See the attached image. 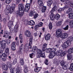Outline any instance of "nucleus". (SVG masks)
<instances>
[{"mask_svg":"<svg viewBox=\"0 0 73 73\" xmlns=\"http://www.w3.org/2000/svg\"><path fill=\"white\" fill-rule=\"evenodd\" d=\"M60 18V15L58 14H56V15L55 16V18L56 20H58V19H59Z\"/></svg>","mask_w":73,"mask_h":73,"instance_id":"c9c22d12","label":"nucleus"},{"mask_svg":"<svg viewBox=\"0 0 73 73\" xmlns=\"http://www.w3.org/2000/svg\"><path fill=\"white\" fill-rule=\"evenodd\" d=\"M7 56H8L5 55V54H3V57L2 58V61H5L6 60H7Z\"/></svg>","mask_w":73,"mask_h":73,"instance_id":"b1692460","label":"nucleus"},{"mask_svg":"<svg viewBox=\"0 0 73 73\" xmlns=\"http://www.w3.org/2000/svg\"><path fill=\"white\" fill-rule=\"evenodd\" d=\"M17 59L15 58V60L13 61V64L15 65V64H16L17 63Z\"/></svg>","mask_w":73,"mask_h":73,"instance_id":"5fc2aeb1","label":"nucleus"},{"mask_svg":"<svg viewBox=\"0 0 73 73\" xmlns=\"http://www.w3.org/2000/svg\"><path fill=\"white\" fill-rule=\"evenodd\" d=\"M11 48L12 50L13 51H14L16 50V43L15 42H12L11 44Z\"/></svg>","mask_w":73,"mask_h":73,"instance_id":"9b49d317","label":"nucleus"},{"mask_svg":"<svg viewBox=\"0 0 73 73\" xmlns=\"http://www.w3.org/2000/svg\"><path fill=\"white\" fill-rule=\"evenodd\" d=\"M64 8H60L58 10V12H62V11H64Z\"/></svg>","mask_w":73,"mask_h":73,"instance_id":"3c124183","label":"nucleus"},{"mask_svg":"<svg viewBox=\"0 0 73 73\" xmlns=\"http://www.w3.org/2000/svg\"><path fill=\"white\" fill-rule=\"evenodd\" d=\"M70 26L71 28H73V21H71L70 22Z\"/></svg>","mask_w":73,"mask_h":73,"instance_id":"72a5a7b5","label":"nucleus"},{"mask_svg":"<svg viewBox=\"0 0 73 73\" xmlns=\"http://www.w3.org/2000/svg\"><path fill=\"white\" fill-rule=\"evenodd\" d=\"M31 45H29L28 44H26L25 45V47L26 48V49L27 50H29V46H31Z\"/></svg>","mask_w":73,"mask_h":73,"instance_id":"473e14b6","label":"nucleus"},{"mask_svg":"<svg viewBox=\"0 0 73 73\" xmlns=\"http://www.w3.org/2000/svg\"><path fill=\"white\" fill-rule=\"evenodd\" d=\"M4 55V54H3V51L2 50L0 51V55L2 56Z\"/></svg>","mask_w":73,"mask_h":73,"instance_id":"13d9d810","label":"nucleus"},{"mask_svg":"<svg viewBox=\"0 0 73 73\" xmlns=\"http://www.w3.org/2000/svg\"><path fill=\"white\" fill-rule=\"evenodd\" d=\"M66 4H67L68 5H70V4H71V2L70 1H66L65 2Z\"/></svg>","mask_w":73,"mask_h":73,"instance_id":"49530a36","label":"nucleus"},{"mask_svg":"<svg viewBox=\"0 0 73 73\" xmlns=\"http://www.w3.org/2000/svg\"><path fill=\"white\" fill-rule=\"evenodd\" d=\"M73 9L70 8L68 9V10L67 11L66 13L69 14V19H73Z\"/></svg>","mask_w":73,"mask_h":73,"instance_id":"423d86ee","label":"nucleus"},{"mask_svg":"<svg viewBox=\"0 0 73 73\" xmlns=\"http://www.w3.org/2000/svg\"><path fill=\"white\" fill-rule=\"evenodd\" d=\"M17 31H18V29L14 28L15 32L17 33Z\"/></svg>","mask_w":73,"mask_h":73,"instance_id":"774afa93","label":"nucleus"},{"mask_svg":"<svg viewBox=\"0 0 73 73\" xmlns=\"http://www.w3.org/2000/svg\"><path fill=\"white\" fill-rule=\"evenodd\" d=\"M73 36H70L67 38V41L64 42L63 44L62 47L64 48H68L69 46L71 45V41H73Z\"/></svg>","mask_w":73,"mask_h":73,"instance_id":"7ed1b4c3","label":"nucleus"},{"mask_svg":"<svg viewBox=\"0 0 73 73\" xmlns=\"http://www.w3.org/2000/svg\"><path fill=\"white\" fill-rule=\"evenodd\" d=\"M11 1L12 0H6L5 3L7 4H9Z\"/></svg>","mask_w":73,"mask_h":73,"instance_id":"864d4df0","label":"nucleus"},{"mask_svg":"<svg viewBox=\"0 0 73 73\" xmlns=\"http://www.w3.org/2000/svg\"><path fill=\"white\" fill-rule=\"evenodd\" d=\"M15 5H16L15 4H13L12 5L11 7L10 8L9 11V12L10 13H12L13 12V11H14V9H15Z\"/></svg>","mask_w":73,"mask_h":73,"instance_id":"1a4fd4ad","label":"nucleus"},{"mask_svg":"<svg viewBox=\"0 0 73 73\" xmlns=\"http://www.w3.org/2000/svg\"><path fill=\"white\" fill-rule=\"evenodd\" d=\"M57 7H56V6H54V7L52 8V9L51 11V12L52 13L54 11H56L57 10Z\"/></svg>","mask_w":73,"mask_h":73,"instance_id":"7c9ffc66","label":"nucleus"},{"mask_svg":"<svg viewBox=\"0 0 73 73\" xmlns=\"http://www.w3.org/2000/svg\"><path fill=\"white\" fill-rule=\"evenodd\" d=\"M35 56V54L34 53H32L31 54H30L29 56L30 57H31V58H33V57H34Z\"/></svg>","mask_w":73,"mask_h":73,"instance_id":"37998d69","label":"nucleus"},{"mask_svg":"<svg viewBox=\"0 0 73 73\" xmlns=\"http://www.w3.org/2000/svg\"><path fill=\"white\" fill-rule=\"evenodd\" d=\"M70 70H73V63H72L71 64L69 68Z\"/></svg>","mask_w":73,"mask_h":73,"instance_id":"e433bc0d","label":"nucleus"},{"mask_svg":"<svg viewBox=\"0 0 73 73\" xmlns=\"http://www.w3.org/2000/svg\"><path fill=\"white\" fill-rule=\"evenodd\" d=\"M46 52L47 53H50L52 52V51H51V48H47L46 49Z\"/></svg>","mask_w":73,"mask_h":73,"instance_id":"a19ab883","label":"nucleus"},{"mask_svg":"<svg viewBox=\"0 0 73 73\" xmlns=\"http://www.w3.org/2000/svg\"><path fill=\"white\" fill-rule=\"evenodd\" d=\"M55 54L56 56H60L61 57H62L66 54V51L63 52L62 50H60L57 51L56 52H55Z\"/></svg>","mask_w":73,"mask_h":73,"instance_id":"39448f33","label":"nucleus"},{"mask_svg":"<svg viewBox=\"0 0 73 73\" xmlns=\"http://www.w3.org/2000/svg\"><path fill=\"white\" fill-rule=\"evenodd\" d=\"M34 16V19H36V18L38 17V14L35 13V14L33 15Z\"/></svg>","mask_w":73,"mask_h":73,"instance_id":"79ce46f5","label":"nucleus"},{"mask_svg":"<svg viewBox=\"0 0 73 73\" xmlns=\"http://www.w3.org/2000/svg\"><path fill=\"white\" fill-rule=\"evenodd\" d=\"M38 3L39 5H42V4H43V3L42 2V0H38Z\"/></svg>","mask_w":73,"mask_h":73,"instance_id":"ea45409f","label":"nucleus"},{"mask_svg":"<svg viewBox=\"0 0 73 73\" xmlns=\"http://www.w3.org/2000/svg\"><path fill=\"white\" fill-rule=\"evenodd\" d=\"M60 65L62 67V68L64 70H67L69 68V66L68 64L66 63L65 61L62 60L60 62Z\"/></svg>","mask_w":73,"mask_h":73,"instance_id":"20e7f679","label":"nucleus"},{"mask_svg":"<svg viewBox=\"0 0 73 73\" xmlns=\"http://www.w3.org/2000/svg\"><path fill=\"white\" fill-rule=\"evenodd\" d=\"M41 70V68L40 67H38L36 69H34L35 72H36L38 73Z\"/></svg>","mask_w":73,"mask_h":73,"instance_id":"bb28decb","label":"nucleus"},{"mask_svg":"<svg viewBox=\"0 0 73 73\" xmlns=\"http://www.w3.org/2000/svg\"><path fill=\"white\" fill-rule=\"evenodd\" d=\"M48 27L49 29L51 30L53 28V25H52V23L51 22H50L48 25Z\"/></svg>","mask_w":73,"mask_h":73,"instance_id":"2f4dec72","label":"nucleus"},{"mask_svg":"<svg viewBox=\"0 0 73 73\" xmlns=\"http://www.w3.org/2000/svg\"><path fill=\"white\" fill-rule=\"evenodd\" d=\"M1 46L2 48H3V49H4V48H6V44H2L1 43Z\"/></svg>","mask_w":73,"mask_h":73,"instance_id":"09e8293b","label":"nucleus"},{"mask_svg":"<svg viewBox=\"0 0 73 73\" xmlns=\"http://www.w3.org/2000/svg\"><path fill=\"white\" fill-rule=\"evenodd\" d=\"M56 36L58 38L60 37L62 39L66 38L68 37V34L67 33H65L62 34V30L59 29L56 31Z\"/></svg>","mask_w":73,"mask_h":73,"instance_id":"f257e3e1","label":"nucleus"},{"mask_svg":"<svg viewBox=\"0 0 73 73\" xmlns=\"http://www.w3.org/2000/svg\"><path fill=\"white\" fill-rule=\"evenodd\" d=\"M24 11V7L23 5L22 4H19L18 6V11Z\"/></svg>","mask_w":73,"mask_h":73,"instance_id":"6e6552de","label":"nucleus"},{"mask_svg":"<svg viewBox=\"0 0 73 73\" xmlns=\"http://www.w3.org/2000/svg\"><path fill=\"white\" fill-rule=\"evenodd\" d=\"M24 11H17V14L19 15L20 17H22L24 15Z\"/></svg>","mask_w":73,"mask_h":73,"instance_id":"f8f14e48","label":"nucleus"},{"mask_svg":"<svg viewBox=\"0 0 73 73\" xmlns=\"http://www.w3.org/2000/svg\"><path fill=\"white\" fill-rule=\"evenodd\" d=\"M50 20L53 21V20H54V17H55V15L53 14V13H51L50 15Z\"/></svg>","mask_w":73,"mask_h":73,"instance_id":"a878e982","label":"nucleus"},{"mask_svg":"<svg viewBox=\"0 0 73 73\" xmlns=\"http://www.w3.org/2000/svg\"><path fill=\"white\" fill-rule=\"evenodd\" d=\"M50 36H51V35H50V34H47L45 37V40H46V41L49 40V39L50 38Z\"/></svg>","mask_w":73,"mask_h":73,"instance_id":"2eb2a0df","label":"nucleus"},{"mask_svg":"<svg viewBox=\"0 0 73 73\" xmlns=\"http://www.w3.org/2000/svg\"><path fill=\"white\" fill-rule=\"evenodd\" d=\"M33 37L32 36L30 37V38L29 39V45H32V41H33Z\"/></svg>","mask_w":73,"mask_h":73,"instance_id":"5701e85b","label":"nucleus"},{"mask_svg":"<svg viewBox=\"0 0 73 73\" xmlns=\"http://www.w3.org/2000/svg\"><path fill=\"white\" fill-rule=\"evenodd\" d=\"M38 25L39 27H42V25H43V23L42 22H40L38 24Z\"/></svg>","mask_w":73,"mask_h":73,"instance_id":"de8ad7c7","label":"nucleus"},{"mask_svg":"<svg viewBox=\"0 0 73 73\" xmlns=\"http://www.w3.org/2000/svg\"><path fill=\"white\" fill-rule=\"evenodd\" d=\"M67 59L68 60H70L73 57V55H72V54L69 53L67 55Z\"/></svg>","mask_w":73,"mask_h":73,"instance_id":"f3484780","label":"nucleus"},{"mask_svg":"<svg viewBox=\"0 0 73 73\" xmlns=\"http://www.w3.org/2000/svg\"><path fill=\"white\" fill-rule=\"evenodd\" d=\"M38 25H35V26L34 29L35 31H37L38 29Z\"/></svg>","mask_w":73,"mask_h":73,"instance_id":"a18cd8bd","label":"nucleus"},{"mask_svg":"<svg viewBox=\"0 0 73 73\" xmlns=\"http://www.w3.org/2000/svg\"><path fill=\"white\" fill-rule=\"evenodd\" d=\"M22 50H21V49H19V54H21V53H22Z\"/></svg>","mask_w":73,"mask_h":73,"instance_id":"69168bd1","label":"nucleus"},{"mask_svg":"<svg viewBox=\"0 0 73 73\" xmlns=\"http://www.w3.org/2000/svg\"><path fill=\"white\" fill-rule=\"evenodd\" d=\"M28 24L29 25L33 26L35 25V22L33 20H31L28 22Z\"/></svg>","mask_w":73,"mask_h":73,"instance_id":"a211bd4d","label":"nucleus"},{"mask_svg":"<svg viewBox=\"0 0 73 73\" xmlns=\"http://www.w3.org/2000/svg\"><path fill=\"white\" fill-rule=\"evenodd\" d=\"M2 68L5 70H8V66L6 65V64H4L3 65Z\"/></svg>","mask_w":73,"mask_h":73,"instance_id":"cd10ccee","label":"nucleus"},{"mask_svg":"<svg viewBox=\"0 0 73 73\" xmlns=\"http://www.w3.org/2000/svg\"><path fill=\"white\" fill-rule=\"evenodd\" d=\"M19 38V39L23 38V32H21V31H20V33Z\"/></svg>","mask_w":73,"mask_h":73,"instance_id":"f704fd0d","label":"nucleus"},{"mask_svg":"<svg viewBox=\"0 0 73 73\" xmlns=\"http://www.w3.org/2000/svg\"><path fill=\"white\" fill-rule=\"evenodd\" d=\"M1 44H7V40H3L1 41Z\"/></svg>","mask_w":73,"mask_h":73,"instance_id":"58836bf2","label":"nucleus"},{"mask_svg":"<svg viewBox=\"0 0 73 73\" xmlns=\"http://www.w3.org/2000/svg\"><path fill=\"white\" fill-rule=\"evenodd\" d=\"M9 54V49L8 48H6L3 54L8 56Z\"/></svg>","mask_w":73,"mask_h":73,"instance_id":"4468645a","label":"nucleus"},{"mask_svg":"<svg viewBox=\"0 0 73 73\" xmlns=\"http://www.w3.org/2000/svg\"><path fill=\"white\" fill-rule=\"evenodd\" d=\"M47 3V5L48 6V7H50L51 5H52L53 3V1H52V0H48Z\"/></svg>","mask_w":73,"mask_h":73,"instance_id":"4be33fe9","label":"nucleus"},{"mask_svg":"<svg viewBox=\"0 0 73 73\" xmlns=\"http://www.w3.org/2000/svg\"><path fill=\"white\" fill-rule=\"evenodd\" d=\"M62 23V21H59L57 23L58 26H60V25H61V23Z\"/></svg>","mask_w":73,"mask_h":73,"instance_id":"8fccbe9b","label":"nucleus"},{"mask_svg":"<svg viewBox=\"0 0 73 73\" xmlns=\"http://www.w3.org/2000/svg\"><path fill=\"white\" fill-rule=\"evenodd\" d=\"M68 53H70L72 54L73 53V47H72L70 48L68 51Z\"/></svg>","mask_w":73,"mask_h":73,"instance_id":"c85d7f7f","label":"nucleus"},{"mask_svg":"<svg viewBox=\"0 0 73 73\" xmlns=\"http://www.w3.org/2000/svg\"><path fill=\"white\" fill-rule=\"evenodd\" d=\"M32 50H34V51L37 50L36 57L37 58H40L41 57L43 58H45V53L40 49H37V47L36 46H33Z\"/></svg>","mask_w":73,"mask_h":73,"instance_id":"f03ea898","label":"nucleus"},{"mask_svg":"<svg viewBox=\"0 0 73 73\" xmlns=\"http://www.w3.org/2000/svg\"><path fill=\"white\" fill-rule=\"evenodd\" d=\"M20 63L21 65H23L24 64V59L23 58H21L20 59Z\"/></svg>","mask_w":73,"mask_h":73,"instance_id":"393cba45","label":"nucleus"},{"mask_svg":"<svg viewBox=\"0 0 73 73\" xmlns=\"http://www.w3.org/2000/svg\"><path fill=\"white\" fill-rule=\"evenodd\" d=\"M3 23H4V24H6V23H7V18H3Z\"/></svg>","mask_w":73,"mask_h":73,"instance_id":"6e6d98bb","label":"nucleus"},{"mask_svg":"<svg viewBox=\"0 0 73 73\" xmlns=\"http://www.w3.org/2000/svg\"><path fill=\"white\" fill-rule=\"evenodd\" d=\"M56 54L53 52H51L49 55V58H53L55 56Z\"/></svg>","mask_w":73,"mask_h":73,"instance_id":"6ab92c4d","label":"nucleus"},{"mask_svg":"<svg viewBox=\"0 0 73 73\" xmlns=\"http://www.w3.org/2000/svg\"><path fill=\"white\" fill-rule=\"evenodd\" d=\"M28 71V69H27V68H26V69H25H25H24V72L25 73H27Z\"/></svg>","mask_w":73,"mask_h":73,"instance_id":"e2e57ef3","label":"nucleus"},{"mask_svg":"<svg viewBox=\"0 0 73 73\" xmlns=\"http://www.w3.org/2000/svg\"><path fill=\"white\" fill-rule=\"evenodd\" d=\"M9 10H7L5 12V15H8L9 14Z\"/></svg>","mask_w":73,"mask_h":73,"instance_id":"4d7b16f0","label":"nucleus"},{"mask_svg":"<svg viewBox=\"0 0 73 73\" xmlns=\"http://www.w3.org/2000/svg\"><path fill=\"white\" fill-rule=\"evenodd\" d=\"M19 40L21 44H22V43H23V38L19 39Z\"/></svg>","mask_w":73,"mask_h":73,"instance_id":"680f3d73","label":"nucleus"},{"mask_svg":"<svg viewBox=\"0 0 73 73\" xmlns=\"http://www.w3.org/2000/svg\"><path fill=\"white\" fill-rule=\"evenodd\" d=\"M64 30V31H67V30H68V29H69V25H67L66 27L63 28Z\"/></svg>","mask_w":73,"mask_h":73,"instance_id":"c03bdc74","label":"nucleus"},{"mask_svg":"<svg viewBox=\"0 0 73 73\" xmlns=\"http://www.w3.org/2000/svg\"><path fill=\"white\" fill-rule=\"evenodd\" d=\"M25 36L27 37H29L32 36L31 32L28 30H27L25 31Z\"/></svg>","mask_w":73,"mask_h":73,"instance_id":"0eeeda50","label":"nucleus"},{"mask_svg":"<svg viewBox=\"0 0 73 73\" xmlns=\"http://www.w3.org/2000/svg\"><path fill=\"white\" fill-rule=\"evenodd\" d=\"M47 45L48 44L46 43H45L43 44L42 47V50L43 52H44L47 48Z\"/></svg>","mask_w":73,"mask_h":73,"instance_id":"aec40b11","label":"nucleus"},{"mask_svg":"<svg viewBox=\"0 0 73 73\" xmlns=\"http://www.w3.org/2000/svg\"><path fill=\"white\" fill-rule=\"evenodd\" d=\"M19 27V25H16L15 26L14 28H15L16 29H18Z\"/></svg>","mask_w":73,"mask_h":73,"instance_id":"0e129e2a","label":"nucleus"},{"mask_svg":"<svg viewBox=\"0 0 73 73\" xmlns=\"http://www.w3.org/2000/svg\"><path fill=\"white\" fill-rule=\"evenodd\" d=\"M6 65L9 68L10 70H11V69H13V68H12L11 67L12 66V64L11 62H6Z\"/></svg>","mask_w":73,"mask_h":73,"instance_id":"dca6fc26","label":"nucleus"},{"mask_svg":"<svg viewBox=\"0 0 73 73\" xmlns=\"http://www.w3.org/2000/svg\"><path fill=\"white\" fill-rule=\"evenodd\" d=\"M13 25V21H11L8 23V26L10 29V32H11L12 30V25Z\"/></svg>","mask_w":73,"mask_h":73,"instance_id":"9d476101","label":"nucleus"},{"mask_svg":"<svg viewBox=\"0 0 73 73\" xmlns=\"http://www.w3.org/2000/svg\"><path fill=\"white\" fill-rule=\"evenodd\" d=\"M7 44H9L10 43H11V40H8L7 42Z\"/></svg>","mask_w":73,"mask_h":73,"instance_id":"052dcab7","label":"nucleus"},{"mask_svg":"<svg viewBox=\"0 0 73 73\" xmlns=\"http://www.w3.org/2000/svg\"><path fill=\"white\" fill-rule=\"evenodd\" d=\"M45 64L46 65H48V64H49V62H48V60L47 59H46L45 62H44Z\"/></svg>","mask_w":73,"mask_h":73,"instance_id":"603ef678","label":"nucleus"},{"mask_svg":"<svg viewBox=\"0 0 73 73\" xmlns=\"http://www.w3.org/2000/svg\"><path fill=\"white\" fill-rule=\"evenodd\" d=\"M56 48H51V52L52 53H55L54 52H56Z\"/></svg>","mask_w":73,"mask_h":73,"instance_id":"4c0bfd02","label":"nucleus"},{"mask_svg":"<svg viewBox=\"0 0 73 73\" xmlns=\"http://www.w3.org/2000/svg\"><path fill=\"white\" fill-rule=\"evenodd\" d=\"M30 8V4H28L26 5L25 8V12H28L29 10V8Z\"/></svg>","mask_w":73,"mask_h":73,"instance_id":"ddd939ff","label":"nucleus"},{"mask_svg":"<svg viewBox=\"0 0 73 73\" xmlns=\"http://www.w3.org/2000/svg\"><path fill=\"white\" fill-rule=\"evenodd\" d=\"M21 1V0H17L16 2V3L17 4H19L20 2V1Z\"/></svg>","mask_w":73,"mask_h":73,"instance_id":"338daca9","label":"nucleus"},{"mask_svg":"<svg viewBox=\"0 0 73 73\" xmlns=\"http://www.w3.org/2000/svg\"><path fill=\"white\" fill-rule=\"evenodd\" d=\"M36 13V11H31L29 14V16H31V17H32L33 16L35 15Z\"/></svg>","mask_w":73,"mask_h":73,"instance_id":"412c9836","label":"nucleus"},{"mask_svg":"<svg viewBox=\"0 0 73 73\" xmlns=\"http://www.w3.org/2000/svg\"><path fill=\"white\" fill-rule=\"evenodd\" d=\"M60 46V43H58V44L55 45V46H56V48H58Z\"/></svg>","mask_w":73,"mask_h":73,"instance_id":"bf43d9fd","label":"nucleus"},{"mask_svg":"<svg viewBox=\"0 0 73 73\" xmlns=\"http://www.w3.org/2000/svg\"><path fill=\"white\" fill-rule=\"evenodd\" d=\"M46 10V6H43L41 10L42 12H45Z\"/></svg>","mask_w":73,"mask_h":73,"instance_id":"c756f323","label":"nucleus"}]
</instances>
